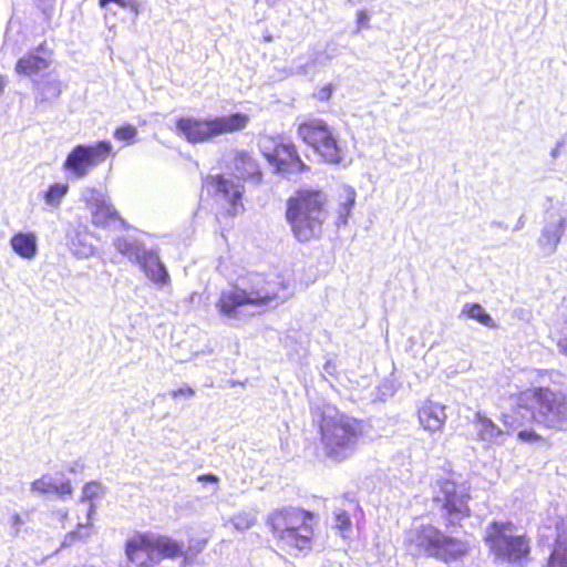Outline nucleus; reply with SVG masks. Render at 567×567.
<instances>
[{
	"mask_svg": "<svg viewBox=\"0 0 567 567\" xmlns=\"http://www.w3.org/2000/svg\"><path fill=\"white\" fill-rule=\"evenodd\" d=\"M501 420L505 427L504 431H505L506 435L509 434L512 431H515L516 429H518L522 425V423L518 422L516 415H514V414L503 413Z\"/></svg>",
	"mask_w": 567,
	"mask_h": 567,
	"instance_id": "37",
	"label": "nucleus"
},
{
	"mask_svg": "<svg viewBox=\"0 0 567 567\" xmlns=\"http://www.w3.org/2000/svg\"><path fill=\"white\" fill-rule=\"evenodd\" d=\"M199 482H210V483H217L218 477L214 474H204L198 476Z\"/></svg>",
	"mask_w": 567,
	"mask_h": 567,
	"instance_id": "46",
	"label": "nucleus"
},
{
	"mask_svg": "<svg viewBox=\"0 0 567 567\" xmlns=\"http://www.w3.org/2000/svg\"><path fill=\"white\" fill-rule=\"evenodd\" d=\"M567 226V208L560 207L556 212L548 213V223L543 228L538 238L539 246L547 254H553Z\"/></svg>",
	"mask_w": 567,
	"mask_h": 567,
	"instance_id": "15",
	"label": "nucleus"
},
{
	"mask_svg": "<svg viewBox=\"0 0 567 567\" xmlns=\"http://www.w3.org/2000/svg\"><path fill=\"white\" fill-rule=\"evenodd\" d=\"M546 567H567V527L558 528L555 548Z\"/></svg>",
	"mask_w": 567,
	"mask_h": 567,
	"instance_id": "25",
	"label": "nucleus"
},
{
	"mask_svg": "<svg viewBox=\"0 0 567 567\" xmlns=\"http://www.w3.org/2000/svg\"><path fill=\"white\" fill-rule=\"evenodd\" d=\"M443 534L432 525H419L410 528L405 534V546L413 556H436L440 553V542Z\"/></svg>",
	"mask_w": 567,
	"mask_h": 567,
	"instance_id": "13",
	"label": "nucleus"
},
{
	"mask_svg": "<svg viewBox=\"0 0 567 567\" xmlns=\"http://www.w3.org/2000/svg\"><path fill=\"white\" fill-rule=\"evenodd\" d=\"M473 425L480 441L495 445H502L505 443V431L481 412L475 414Z\"/></svg>",
	"mask_w": 567,
	"mask_h": 567,
	"instance_id": "18",
	"label": "nucleus"
},
{
	"mask_svg": "<svg viewBox=\"0 0 567 567\" xmlns=\"http://www.w3.org/2000/svg\"><path fill=\"white\" fill-rule=\"evenodd\" d=\"M68 190L69 186L66 184L55 183L45 192L44 200L49 206L58 207Z\"/></svg>",
	"mask_w": 567,
	"mask_h": 567,
	"instance_id": "32",
	"label": "nucleus"
},
{
	"mask_svg": "<svg viewBox=\"0 0 567 567\" xmlns=\"http://www.w3.org/2000/svg\"><path fill=\"white\" fill-rule=\"evenodd\" d=\"M86 528V525L79 524L76 530H72L64 536L62 540L61 548L71 546L76 539H82L89 537V533L82 534L81 529Z\"/></svg>",
	"mask_w": 567,
	"mask_h": 567,
	"instance_id": "36",
	"label": "nucleus"
},
{
	"mask_svg": "<svg viewBox=\"0 0 567 567\" xmlns=\"http://www.w3.org/2000/svg\"><path fill=\"white\" fill-rule=\"evenodd\" d=\"M145 275L154 282L165 285L169 280L165 266L161 262L156 252L148 250L145 258L138 262Z\"/></svg>",
	"mask_w": 567,
	"mask_h": 567,
	"instance_id": "22",
	"label": "nucleus"
},
{
	"mask_svg": "<svg viewBox=\"0 0 567 567\" xmlns=\"http://www.w3.org/2000/svg\"><path fill=\"white\" fill-rule=\"evenodd\" d=\"M171 395L174 399L179 395H185V396L192 398L195 395V391L190 386H185V388H181L178 390L171 391Z\"/></svg>",
	"mask_w": 567,
	"mask_h": 567,
	"instance_id": "41",
	"label": "nucleus"
},
{
	"mask_svg": "<svg viewBox=\"0 0 567 567\" xmlns=\"http://www.w3.org/2000/svg\"><path fill=\"white\" fill-rule=\"evenodd\" d=\"M137 135V130L132 125H124L115 130L114 137L118 141L133 143Z\"/></svg>",
	"mask_w": 567,
	"mask_h": 567,
	"instance_id": "35",
	"label": "nucleus"
},
{
	"mask_svg": "<svg viewBox=\"0 0 567 567\" xmlns=\"http://www.w3.org/2000/svg\"><path fill=\"white\" fill-rule=\"evenodd\" d=\"M81 199L85 203L87 209L92 212L95 207L101 206L107 197L96 188L85 187L81 192Z\"/></svg>",
	"mask_w": 567,
	"mask_h": 567,
	"instance_id": "31",
	"label": "nucleus"
},
{
	"mask_svg": "<svg viewBox=\"0 0 567 567\" xmlns=\"http://www.w3.org/2000/svg\"><path fill=\"white\" fill-rule=\"evenodd\" d=\"M370 21V16L365 10H359L357 12V29L355 33H359L361 29L368 28Z\"/></svg>",
	"mask_w": 567,
	"mask_h": 567,
	"instance_id": "39",
	"label": "nucleus"
},
{
	"mask_svg": "<svg viewBox=\"0 0 567 567\" xmlns=\"http://www.w3.org/2000/svg\"><path fill=\"white\" fill-rule=\"evenodd\" d=\"M268 161L274 164L277 172L287 179H297L309 167L301 161L292 143H279L271 153L266 154Z\"/></svg>",
	"mask_w": 567,
	"mask_h": 567,
	"instance_id": "14",
	"label": "nucleus"
},
{
	"mask_svg": "<svg viewBox=\"0 0 567 567\" xmlns=\"http://www.w3.org/2000/svg\"><path fill=\"white\" fill-rule=\"evenodd\" d=\"M103 494V486L97 482H90L82 491V502L92 501Z\"/></svg>",
	"mask_w": 567,
	"mask_h": 567,
	"instance_id": "34",
	"label": "nucleus"
},
{
	"mask_svg": "<svg viewBox=\"0 0 567 567\" xmlns=\"http://www.w3.org/2000/svg\"><path fill=\"white\" fill-rule=\"evenodd\" d=\"M24 524V520L23 518L21 517L20 514L18 513H13L11 516H10V525H11V528L13 530V535L17 536L20 530H21V526Z\"/></svg>",
	"mask_w": 567,
	"mask_h": 567,
	"instance_id": "40",
	"label": "nucleus"
},
{
	"mask_svg": "<svg viewBox=\"0 0 567 567\" xmlns=\"http://www.w3.org/2000/svg\"><path fill=\"white\" fill-rule=\"evenodd\" d=\"M331 94H332V89L330 85H328V86L322 87L319 91L318 99L321 101H326V100L330 99Z\"/></svg>",
	"mask_w": 567,
	"mask_h": 567,
	"instance_id": "43",
	"label": "nucleus"
},
{
	"mask_svg": "<svg viewBox=\"0 0 567 567\" xmlns=\"http://www.w3.org/2000/svg\"><path fill=\"white\" fill-rule=\"evenodd\" d=\"M204 188L221 205H228V215L235 216L243 209L240 203L244 187L239 181L226 178L220 175L208 176L204 181Z\"/></svg>",
	"mask_w": 567,
	"mask_h": 567,
	"instance_id": "12",
	"label": "nucleus"
},
{
	"mask_svg": "<svg viewBox=\"0 0 567 567\" xmlns=\"http://www.w3.org/2000/svg\"><path fill=\"white\" fill-rule=\"evenodd\" d=\"M517 436H518V440H520L522 442H525V443H535V442H539L542 440V436L538 435L533 430L519 431Z\"/></svg>",
	"mask_w": 567,
	"mask_h": 567,
	"instance_id": "38",
	"label": "nucleus"
},
{
	"mask_svg": "<svg viewBox=\"0 0 567 567\" xmlns=\"http://www.w3.org/2000/svg\"><path fill=\"white\" fill-rule=\"evenodd\" d=\"M327 196L321 190H300L287 202L286 218L300 243L320 237L328 217Z\"/></svg>",
	"mask_w": 567,
	"mask_h": 567,
	"instance_id": "3",
	"label": "nucleus"
},
{
	"mask_svg": "<svg viewBox=\"0 0 567 567\" xmlns=\"http://www.w3.org/2000/svg\"><path fill=\"white\" fill-rule=\"evenodd\" d=\"M290 296L284 284L267 281L257 274L221 291L217 308L228 319L245 320L285 302Z\"/></svg>",
	"mask_w": 567,
	"mask_h": 567,
	"instance_id": "1",
	"label": "nucleus"
},
{
	"mask_svg": "<svg viewBox=\"0 0 567 567\" xmlns=\"http://www.w3.org/2000/svg\"><path fill=\"white\" fill-rule=\"evenodd\" d=\"M238 532H245L251 528L257 522V514L254 511L240 512L234 515L229 520Z\"/></svg>",
	"mask_w": 567,
	"mask_h": 567,
	"instance_id": "30",
	"label": "nucleus"
},
{
	"mask_svg": "<svg viewBox=\"0 0 567 567\" xmlns=\"http://www.w3.org/2000/svg\"><path fill=\"white\" fill-rule=\"evenodd\" d=\"M127 559L140 567H153L163 557L175 558L188 554L184 553L183 546L165 536L137 534L127 539L125 545Z\"/></svg>",
	"mask_w": 567,
	"mask_h": 567,
	"instance_id": "8",
	"label": "nucleus"
},
{
	"mask_svg": "<svg viewBox=\"0 0 567 567\" xmlns=\"http://www.w3.org/2000/svg\"><path fill=\"white\" fill-rule=\"evenodd\" d=\"M113 151L109 141L94 145H76L66 156L63 168L74 178H84L94 167L103 163Z\"/></svg>",
	"mask_w": 567,
	"mask_h": 567,
	"instance_id": "11",
	"label": "nucleus"
},
{
	"mask_svg": "<svg viewBox=\"0 0 567 567\" xmlns=\"http://www.w3.org/2000/svg\"><path fill=\"white\" fill-rule=\"evenodd\" d=\"M485 543L489 550L499 558L512 563L520 561L529 554L528 539L517 534L511 522H493L485 529Z\"/></svg>",
	"mask_w": 567,
	"mask_h": 567,
	"instance_id": "9",
	"label": "nucleus"
},
{
	"mask_svg": "<svg viewBox=\"0 0 567 567\" xmlns=\"http://www.w3.org/2000/svg\"><path fill=\"white\" fill-rule=\"evenodd\" d=\"M94 512V505L91 504L90 505V509H89V518L91 517V514Z\"/></svg>",
	"mask_w": 567,
	"mask_h": 567,
	"instance_id": "50",
	"label": "nucleus"
},
{
	"mask_svg": "<svg viewBox=\"0 0 567 567\" xmlns=\"http://www.w3.org/2000/svg\"><path fill=\"white\" fill-rule=\"evenodd\" d=\"M278 543L288 549L309 550L313 538V515L297 507L274 511L267 518Z\"/></svg>",
	"mask_w": 567,
	"mask_h": 567,
	"instance_id": "4",
	"label": "nucleus"
},
{
	"mask_svg": "<svg viewBox=\"0 0 567 567\" xmlns=\"http://www.w3.org/2000/svg\"><path fill=\"white\" fill-rule=\"evenodd\" d=\"M470 485L453 477L437 478L433 485V503L446 527L461 526L463 519L471 516L468 502Z\"/></svg>",
	"mask_w": 567,
	"mask_h": 567,
	"instance_id": "6",
	"label": "nucleus"
},
{
	"mask_svg": "<svg viewBox=\"0 0 567 567\" xmlns=\"http://www.w3.org/2000/svg\"><path fill=\"white\" fill-rule=\"evenodd\" d=\"M461 315H465L471 319H474L488 328H496V323L493 318L484 310L480 303H466L464 305Z\"/></svg>",
	"mask_w": 567,
	"mask_h": 567,
	"instance_id": "29",
	"label": "nucleus"
},
{
	"mask_svg": "<svg viewBox=\"0 0 567 567\" xmlns=\"http://www.w3.org/2000/svg\"><path fill=\"white\" fill-rule=\"evenodd\" d=\"M234 169L238 179H260L261 173L257 162L244 151H238L234 156Z\"/></svg>",
	"mask_w": 567,
	"mask_h": 567,
	"instance_id": "23",
	"label": "nucleus"
},
{
	"mask_svg": "<svg viewBox=\"0 0 567 567\" xmlns=\"http://www.w3.org/2000/svg\"><path fill=\"white\" fill-rule=\"evenodd\" d=\"M524 224H525V220H524V216H520L517 220V224L515 225V228L514 230H519L524 227Z\"/></svg>",
	"mask_w": 567,
	"mask_h": 567,
	"instance_id": "48",
	"label": "nucleus"
},
{
	"mask_svg": "<svg viewBox=\"0 0 567 567\" xmlns=\"http://www.w3.org/2000/svg\"><path fill=\"white\" fill-rule=\"evenodd\" d=\"M318 423L326 457L342 462L354 454L363 435L361 421L327 406L320 412Z\"/></svg>",
	"mask_w": 567,
	"mask_h": 567,
	"instance_id": "2",
	"label": "nucleus"
},
{
	"mask_svg": "<svg viewBox=\"0 0 567 567\" xmlns=\"http://www.w3.org/2000/svg\"><path fill=\"white\" fill-rule=\"evenodd\" d=\"M6 85H7V81H6L4 76L0 75V95L4 91Z\"/></svg>",
	"mask_w": 567,
	"mask_h": 567,
	"instance_id": "49",
	"label": "nucleus"
},
{
	"mask_svg": "<svg viewBox=\"0 0 567 567\" xmlns=\"http://www.w3.org/2000/svg\"><path fill=\"white\" fill-rule=\"evenodd\" d=\"M249 121V116L244 113H234L206 120L182 117L176 123V130L187 142L196 144L208 142L219 135L243 131L247 127Z\"/></svg>",
	"mask_w": 567,
	"mask_h": 567,
	"instance_id": "7",
	"label": "nucleus"
},
{
	"mask_svg": "<svg viewBox=\"0 0 567 567\" xmlns=\"http://www.w3.org/2000/svg\"><path fill=\"white\" fill-rule=\"evenodd\" d=\"M333 527L338 528L342 536L346 537L344 532L349 530L351 527V520L348 513L344 509L338 508L333 512Z\"/></svg>",
	"mask_w": 567,
	"mask_h": 567,
	"instance_id": "33",
	"label": "nucleus"
},
{
	"mask_svg": "<svg viewBox=\"0 0 567 567\" xmlns=\"http://www.w3.org/2000/svg\"><path fill=\"white\" fill-rule=\"evenodd\" d=\"M33 83L41 102L56 100L62 93V83L53 71L41 75L40 79H33Z\"/></svg>",
	"mask_w": 567,
	"mask_h": 567,
	"instance_id": "20",
	"label": "nucleus"
},
{
	"mask_svg": "<svg viewBox=\"0 0 567 567\" xmlns=\"http://www.w3.org/2000/svg\"><path fill=\"white\" fill-rule=\"evenodd\" d=\"M51 64L52 52L42 43L18 60L16 71L19 74L37 79V76H39L41 72L47 71Z\"/></svg>",
	"mask_w": 567,
	"mask_h": 567,
	"instance_id": "16",
	"label": "nucleus"
},
{
	"mask_svg": "<svg viewBox=\"0 0 567 567\" xmlns=\"http://www.w3.org/2000/svg\"><path fill=\"white\" fill-rule=\"evenodd\" d=\"M12 250L24 259H33L38 254L37 236L33 233H18L10 239Z\"/></svg>",
	"mask_w": 567,
	"mask_h": 567,
	"instance_id": "24",
	"label": "nucleus"
},
{
	"mask_svg": "<svg viewBox=\"0 0 567 567\" xmlns=\"http://www.w3.org/2000/svg\"><path fill=\"white\" fill-rule=\"evenodd\" d=\"M110 2H114V3L118 4L122 8H126V3H127L126 0H100L99 4H100L101 8H106V6Z\"/></svg>",
	"mask_w": 567,
	"mask_h": 567,
	"instance_id": "45",
	"label": "nucleus"
},
{
	"mask_svg": "<svg viewBox=\"0 0 567 567\" xmlns=\"http://www.w3.org/2000/svg\"><path fill=\"white\" fill-rule=\"evenodd\" d=\"M126 8L130 9L135 16L140 14V3L136 0H128Z\"/></svg>",
	"mask_w": 567,
	"mask_h": 567,
	"instance_id": "44",
	"label": "nucleus"
},
{
	"mask_svg": "<svg viewBox=\"0 0 567 567\" xmlns=\"http://www.w3.org/2000/svg\"><path fill=\"white\" fill-rule=\"evenodd\" d=\"M76 254H81L83 256H89V255L93 254V248H92V246H87V247H84V249L82 251H76Z\"/></svg>",
	"mask_w": 567,
	"mask_h": 567,
	"instance_id": "47",
	"label": "nucleus"
},
{
	"mask_svg": "<svg viewBox=\"0 0 567 567\" xmlns=\"http://www.w3.org/2000/svg\"><path fill=\"white\" fill-rule=\"evenodd\" d=\"M31 492L40 494L55 493L60 497H64L72 494V487L69 480L43 475L31 484Z\"/></svg>",
	"mask_w": 567,
	"mask_h": 567,
	"instance_id": "19",
	"label": "nucleus"
},
{
	"mask_svg": "<svg viewBox=\"0 0 567 567\" xmlns=\"http://www.w3.org/2000/svg\"><path fill=\"white\" fill-rule=\"evenodd\" d=\"M92 223L96 226H106L112 220L120 219V216L109 199L104 200L101 206L95 207L92 212Z\"/></svg>",
	"mask_w": 567,
	"mask_h": 567,
	"instance_id": "28",
	"label": "nucleus"
},
{
	"mask_svg": "<svg viewBox=\"0 0 567 567\" xmlns=\"http://www.w3.org/2000/svg\"><path fill=\"white\" fill-rule=\"evenodd\" d=\"M113 245L121 255L134 264L141 262L148 251L138 239L132 236L117 237Z\"/></svg>",
	"mask_w": 567,
	"mask_h": 567,
	"instance_id": "21",
	"label": "nucleus"
},
{
	"mask_svg": "<svg viewBox=\"0 0 567 567\" xmlns=\"http://www.w3.org/2000/svg\"><path fill=\"white\" fill-rule=\"evenodd\" d=\"M529 400L536 404L532 416L537 424L556 431L567 430L566 390L536 388L524 392L518 398V408H526Z\"/></svg>",
	"mask_w": 567,
	"mask_h": 567,
	"instance_id": "5",
	"label": "nucleus"
},
{
	"mask_svg": "<svg viewBox=\"0 0 567 567\" xmlns=\"http://www.w3.org/2000/svg\"><path fill=\"white\" fill-rule=\"evenodd\" d=\"M300 138L329 164L342 161V150L336 137L334 130L321 118H310L298 127Z\"/></svg>",
	"mask_w": 567,
	"mask_h": 567,
	"instance_id": "10",
	"label": "nucleus"
},
{
	"mask_svg": "<svg viewBox=\"0 0 567 567\" xmlns=\"http://www.w3.org/2000/svg\"><path fill=\"white\" fill-rule=\"evenodd\" d=\"M357 193L350 187L346 186L342 188V192L339 196V208H338V219L336 221L337 226L347 225L348 218L351 215V210L355 204Z\"/></svg>",
	"mask_w": 567,
	"mask_h": 567,
	"instance_id": "26",
	"label": "nucleus"
},
{
	"mask_svg": "<svg viewBox=\"0 0 567 567\" xmlns=\"http://www.w3.org/2000/svg\"><path fill=\"white\" fill-rule=\"evenodd\" d=\"M417 417L421 426L430 433L442 431L447 419L445 406L432 401L422 404L417 411Z\"/></svg>",
	"mask_w": 567,
	"mask_h": 567,
	"instance_id": "17",
	"label": "nucleus"
},
{
	"mask_svg": "<svg viewBox=\"0 0 567 567\" xmlns=\"http://www.w3.org/2000/svg\"><path fill=\"white\" fill-rule=\"evenodd\" d=\"M61 517H62L63 519H64V518H66V517H68V513H66V512H62V513H61Z\"/></svg>",
	"mask_w": 567,
	"mask_h": 567,
	"instance_id": "52",
	"label": "nucleus"
},
{
	"mask_svg": "<svg viewBox=\"0 0 567 567\" xmlns=\"http://www.w3.org/2000/svg\"><path fill=\"white\" fill-rule=\"evenodd\" d=\"M324 370H326L327 372H329V373H330V370H331V365H330V363H327V364H326Z\"/></svg>",
	"mask_w": 567,
	"mask_h": 567,
	"instance_id": "51",
	"label": "nucleus"
},
{
	"mask_svg": "<svg viewBox=\"0 0 567 567\" xmlns=\"http://www.w3.org/2000/svg\"><path fill=\"white\" fill-rule=\"evenodd\" d=\"M440 553L435 557L450 560L456 559L467 551V545L456 538L446 537L443 535V540L440 542Z\"/></svg>",
	"mask_w": 567,
	"mask_h": 567,
	"instance_id": "27",
	"label": "nucleus"
},
{
	"mask_svg": "<svg viewBox=\"0 0 567 567\" xmlns=\"http://www.w3.org/2000/svg\"><path fill=\"white\" fill-rule=\"evenodd\" d=\"M557 348L559 353L567 357V336H561L557 340Z\"/></svg>",
	"mask_w": 567,
	"mask_h": 567,
	"instance_id": "42",
	"label": "nucleus"
}]
</instances>
